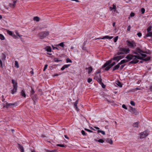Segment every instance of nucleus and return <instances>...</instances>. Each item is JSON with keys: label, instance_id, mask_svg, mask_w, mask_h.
Returning a JSON list of instances; mask_svg holds the SVG:
<instances>
[{"label": "nucleus", "instance_id": "obj_1", "mask_svg": "<svg viewBox=\"0 0 152 152\" xmlns=\"http://www.w3.org/2000/svg\"><path fill=\"white\" fill-rule=\"evenodd\" d=\"M130 50L129 48H119V50L117 53V54L118 55L124 53H129L130 52Z\"/></svg>", "mask_w": 152, "mask_h": 152}, {"label": "nucleus", "instance_id": "obj_2", "mask_svg": "<svg viewBox=\"0 0 152 152\" xmlns=\"http://www.w3.org/2000/svg\"><path fill=\"white\" fill-rule=\"evenodd\" d=\"M49 31H44L39 33L38 35L40 39H43L44 38L48 36L49 34Z\"/></svg>", "mask_w": 152, "mask_h": 152}, {"label": "nucleus", "instance_id": "obj_3", "mask_svg": "<svg viewBox=\"0 0 152 152\" xmlns=\"http://www.w3.org/2000/svg\"><path fill=\"white\" fill-rule=\"evenodd\" d=\"M132 57H134L136 59H140L143 60V58L140 56H139L137 55H134L132 54H129L126 57V58L129 60V61L131 60V59H133Z\"/></svg>", "mask_w": 152, "mask_h": 152}, {"label": "nucleus", "instance_id": "obj_4", "mask_svg": "<svg viewBox=\"0 0 152 152\" xmlns=\"http://www.w3.org/2000/svg\"><path fill=\"white\" fill-rule=\"evenodd\" d=\"M126 43L129 47L133 49H134L136 46V43L134 41L127 40L126 41Z\"/></svg>", "mask_w": 152, "mask_h": 152}, {"label": "nucleus", "instance_id": "obj_5", "mask_svg": "<svg viewBox=\"0 0 152 152\" xmlns=\"http://www.w3.org/2000/svg\"><path fill=\"white\" fill-rule=\"evenodd\" d=\"M130 109L129 110V111L131 112L132 113L134 114L135 115H137L138 114V113L137 111L135 108H133L132 107L130 106Z\"/></svg>", "mask_w": 152, "mask_h": 152}, {"label": "nucleus", "instance_id": "obj_6", "mask_svg": "<svg viewBox=\"0 0 152 152\" xmlns=\"http://www.w3.org/2000/svg\"><path fill=\"white\" fill-rule=\"evenodd\" d=\"M148 134L147 131H144L141 133V138H143L145 137Z\"/></svg>", "mask_w": 152, "mask_h": 152}, {"label": "nucleus", "instance_id": "obj_7", "mask_svg": "<svg viewBox=\"0 0 152 152\" xmlns=\"http://www.w3.org/2000/svg\"><path fill=\"white\" fill-rule=\"evenodd\" d=\"M131 58H133V59H131V60H133L131 61L129 63V64H136L139 62V61L136 59L134 57H132Z\"/></svg>", "mask_w": 152, "mask_h": 152}, {"label": "nucleus", "instance_id": "obj_8", "mask_svg": "<svg viewBox=\"0 0 152 152\" xmlns=\"http://www.w3.org/2000/svg\"><path fill=\"white\" fill-rule=\"evenodd\" d=\"M122 58V57L121 56H118L114 57L113 58V59L114 61H117V62H118Z\"/></svg>", "mask_w": 152, "mask_h": 152}, {"label": "nucleus", "instance_id": "obj_9", "mask_svg": "<svg viewBox=\"0 0 152 152\" xmlns=\"http://www.w3.org/2000/svg\"><path fill=\"white\" fill-rule=\"evenodd\" d=\"M6 105H4L3 106V107H6L7 108H8L10 106L15 105V103H8L7 102H6Z\"/></svg>", "mask_w": 152, "mask_h": 152}, {"label": "nucleus", "instance_id": "obj_10", "mask_svg": "<svg viewBox=\"0 0 152 152\" xmlns=\"http://www.w3.org/2000/svg\"><path fill=\"white\" fill-rule=\"evenodd\" d=\"M113 37H110L108 36H104L102 38H98L96 39H111L113 38Z\"/></svg>", "mask_w": 152, "mask_h": 152}, {"label": "nucleus", "instance_id": "obj_11", "mask_svg": "<svg viewBox=\"0 0 152 152\" xmlns=\"http://www.w3.org/2000/svg\"><path fill=\"white\" fill-rule=\"evenodd\" d=\"M136 50L137 52L138 53H139L140 54V53H145V52L141 50L139 48L137 47L136 48Z\"/></svg>", "mask_w": 152, "mask_h": 152}, {"label": "nucleus", "instance_id": "obj_12", "mask_svg": "<svg viewBox=\"0 0 152 152\" xmlns=\"http://www.w3.org/2000/svg\"><path fill=\"white\" fill-rule=\"evenodd\" d=\"M78 99H77L76 101L75 102L74 105V107L75 108V109L77 111H79V109L77 107V104L78 103Z\"/></svg>", "mask_w": 152, "mask_h": 152}, {"label": "nucleus", "instance_id": "obj_13", "mask_svg": "<svg viewBox=\"0 0 152 152\" xmlns=\"http://www.w3.org/2000/svg\"><path fill=\"white\" fill-rule=\"evenodd\" d=\"M120 64H119V63L115 66L113 69V71H114L118 69L120 66Z\"/></svg>", "mask_w": 152, "mask_h": 152}, {"label": "nucleus", "instance_id": "obj_14", "mask_svg": "<svg viewBox=\"0 0 152 152\" xmlns=\"http://www.w3.org/2000/svg\"><path fill=\"white\" fill-rule=\"evenodd\" d=\"M85 69L86 70H88V74H90L91 72L92 71V70H93L91 66H90V67H88V68L86 67V68Z\"/></svg>", "mask_w": 152, "mask_h": 152}, {"label": "nucleus", "instance_id": "obj_15", "mask_svg": "<svg viewBox=\"0 0 152 152\" xmlns=\"http://www.w3.org/2000/svg\"><path fill=\"white\" fill-rule=\"evenodd\" d=\"M128 61L127 60L124 59L121 60L119 63V64L121 65L124 64V63L127 62Z\"/></svg>", "mask_w": 152, "mask_h": 152}, {"label": "nucleus", "instance_id": "obj_16", "mask_svg": "<svg viewBox=\"0 0 152 152\" xmlns=\"http://www.w3.org/2000/svg\"><path fill=\"white\" fill-rule=\"evenodd\" d=\"M18 148L20 149L21 152H24V149L23 146L20 144H18Z\"/></svg>", "mask_w": 152, "mask_h": 152}, {"label": "nucleus", "instance_id": "obj_17", "mask_svg": "<svg viewBox=\"0 0 152 152\" xmlns=\"http://www.w3.org/2000/svg\"><path fill=\"white\" fill-rule=\"evenodd\" d=\"M31 96V98L33 100V101H34V103L35 102V100H36L37 99L36 95H34L33 96Z\"/></svg>", "mask_w": 152, "mask_h": 152}, {"label": "nucleus", "instance_id": "obj_18", "mask_svg": "<svg viewBox=\"0 0 152 152\" xmlns=\"http://www.w3.org/2000/svg\"><path fill=\"white\" fill-rule=\"evenodd\" d=\"M21 95L22 96L24 97H26V95L25 93V92L23 90H22L21 91L20 93Z\"/></svg>", "mask_w": 152, "mask_h": 152}, {"label": "nucleus", "instance_id": "obj_19", "mask_svg": "<svg viewBox=\"0 0 152 152\" xmlns=\"http://www.w3.org/2000/svg\"><path fill=\"white\" fill-rule=\"evenodd\" d=\"M17 88H13L12 90H11V93L12 94H14L15 92H16L17 91Z\"/></svg>", "mask_w": 152, "mask_h": 152}, {"label": "nucleus", "instance_id": "obj_20", "mask_svg": "<svg viewBox=\"0 0 152 152\" xmlns=\"http://www.w3.org/2000/svg\"><path fill=\"white\" fill-rule=\"evenodd\" d=\"M145 36L146 37H152V32H148L146 35Z\"/></svg>", "mask_w": 152, "mask_h": 152}, {"label": "nucleus", "instance_id": "obj_21", "mask_svg": "<svg viewBox=\"0 0 152 152\" xmlns=\"http://www.w3.org/2000/svg\"><path fill=\"white\" fill-rule=\"evenodd\" d=\"M113 60V58H111L110 59L107 61L105 63L106 64L107 66L109 65H110V64L111 63Z\"/></svg>", "mask_w": 152, "mask_h": 152}, {"label": "nucleus", "instance_id": "obj_22", "mask_svg": "<svg viewBox=\"0 0 152 152\" xmlns=\"http://www.w3.org/2000/svg\"><path fill=\"white\" fill-rule=\"evenodd\" d=\"M106 141L107 142L109 143L111 145L113 144V142L112 140H111V139H110L108 138L107 140Z\"/></svg>", "mask_w": 152, "mask_h": 152}, {"label": "nucleus", "instance_id": "obj_23", "mask_svg": "<svg viewBox=\"0 0 152 152\" xmlns=\"http://www.w3.org/2000/svg\"><path fill=\"white\" fill-rule=\"evenodd\" d=\"M112 9H113L114 10V12H117V11L116 10V4H113Z\"/></svg>", "mask_w": 152, "mask_h": 152}, {"label": "nucleus", "instance_id": "obj_24", "mask_svg": "<svg viewBox=\"0 0 152 152\" xmlns=\"http://www.w3.org/2000/svg\"><path fill=\"white\" fill-rule=\"evenodd\" d=\"M34 21H39V17L37 16L34 17Z\"/></svg>", "mask_w": 152, "mask_h": 152}, {"label": "nucleus", "instance_id": "obj_25", "mask_svg": "<svg viewBox=\"0 0 152 152\" xmlns=\"http://www.w3.org/2000/svg\"><path fill=\"white\" fill-rule=\"evenodd\" d=\"M138 122H136L134 123V124H133V126L134 127H138Z\"/></svg>", "mask_w": 152, "mask_h": 152}, {"label": "nucleus", "instance_id": "obj_26", "mask_svg": "<svg viewBox=\"0 0 152 152\" xmlns=\"http://www.w3.org/2000/svg\"><path fill=\"white\" fill-rule=\"evenodd\" d=\"M15 67H16L17 68H18L19 67V65L18 64V62L16 61H15Z\"/></svg>", "mask_w": 152, "mask_h": 152}, {"label": "nucleus", "instance_id": "obj_27", "mask_svg": "<svg viewBox=\"0 0 152 152\" xmlns=\"http://www.w3.org/2000/svg\"><path fill=\"white\" fill-rule=\"evenodd\" d=\"M53 60L56 62H58L59 61H62L61 60H59L58 58H54Z\"/></svg>", "mask_w": 152, "mask_h": 152}, {"label": "nucleus", "instance_id": "obj_28", "mask_svg": "<svg viewBox=\"0 0 152 152\" xmlns=\"http://www.w3.org/2000/svg\"><path fill=\"white\" fill-rule=\"evenodd\" d=\"M116 84L119 87H122V84L121 83L120 81H118L117 82V83H116Z\"/></svg>", "mask_w": 152, "mask_h": 152}, {"label": "nucleus", "instance_id": "obj_29", "mask_svg": "<svg viewBox=\"0 0 152 152\" xmlns=\"http://www.w3.org/2000/svg\"><path fill=\"white\" fill-rule=\"evenodd\" d=\"M46 51L47 52H51V48L50 47H48L46 48Z\"/></svg>", "mask_w": 152, "mask_h": 152}, {"label": "nucleus", "instance_id": "obj_30", "mask_svg": "<svg viewBox=\"0 0 152 152\" xmlns=\"http://www.w3.org/2000/svg\"><path fill=\"white\" fill-rule=\"evenodd\" d=\"M151 59V58L150 57H148L145 58L143 59V61H147Z\"/></svg>", "mask_w": 152, "mask_h": 152}, {"label": "nucleus", "instance_id": "obj_31", "mask_svg": "<svg viewBox=\"0 0 152 152\" xmlns=\"http://www.w3.org/2000/svg\"><path fill=\"white\" fill-rule=\"evenodd\" d=\"M96 80L100 84L102 82V79L101 78L100 76L99 78H97Z\"/></svg>", "mask_w": 152, "mask_h": 152}, {"label": "nucleus", "instance_id": "obj_32", "mask_svg": "<svg viewBox=\"0 0 152 152\" xmlns=\"http://www.w3.org/2000/svg\"><path fill=\"white\" fill-rule=\"evenodd\" d=\"M151 27H152L151 26H150L147 28V31L148 32H150V31L151 30Z\"/></svg>", "mask_w": 152, "mask_h": 152}, {"label": "nucleus", "instance_id": "obj_33", "mask_svg": "<svg viewBox=\"0 0 152 152\" xmlns=\"http://www.w3.org/2000/svg\"><path fill=\"white\" fill-rule=\"evenodd\" d=\"M97 132L98 133H101L103 135H105V133L104 131H102V130H98L97 131Z\"/></svg>", "mask_w": 152, "mask_h": 152}, {"label": "nucleus", "instance_id": "obj_34", "mask_svg": "<svg viewBox=\"0 0 152 152\" xmlns=\"http://www.w3.org/2000/svg\"><path fill=\"white\" fill-rule=\"evenodd\" d=\"M0 39L1 40H3L4 39V36L2 34H0Z\"/></svg>", "mask_w": 152, "mask_h": 152}, {"label": "nucleus", "instance_id": "obj_35", "mask_svg": "<svg viewBox=\"0 0 152 152\" xmlns=\"http://www.w3.org/2000/svg\"><path fill=\"white\" fill-rule=\"evenodd\" d=\"M7 34H9L11 36H12L13 34L12 32L11 31H10L9 30L7 31Z\"/></svg>", "mask_w": 152, "mask_h": 152}, {"label": "nucleus", "instance_id": "obj_36", "mask_svg": "<svg viewBox=\"0 0 152 152\" xmlns=\"http://www.w3.org/2000/svg\"><path fill=\"white\" fill-rule=\"evenodd\" d=\"M66 61L67 63H72V60L69 58H67L66 59Z\"/></svg>", "mask_w": 152, "mask_h": 152}, {"label": "nucleus", "instance_id": "obj_37", "mask_svg": "<svg viewBox=\"0 0 152 152\" xmlns=\"http://www.w3.org/2000/svg\"><path fill=\"white\" fill-rule=\"evenodd\" d=\"M115 64V62H113L112 63H111L110 65H109L110 67L111 68L113 66H114Z\"/></svg>", "mask_w": 152, "mask_h": 152}, {"label": "nucleus", "instance_id": "obj_38", "mask_svg": "<svg viewBox=\"0 0 152 152\" xmlns=\"http://www.w3.org/2000/svg\"><path fill=\"white\" fill-rule=\"evenodd\" d=\"M111 67H110V66L109 65H108V66L106 67L105 68V70L106 71H108Z\"/></svg>", "mask_w": 152, "mask_h": 152}, {"label": "nucleus", "instance_id": "obj_39", "mask_svg": "<svg viewBox=\"0 0 152 152\" xmlns=\"http://www.w3.org/2000/svg\"><path fill=\"white\" fill-rule=\"evenodd\" d=\"M35 92L34 90V89L32 88H31V95H33L34 94V93H35Z\"/></svg>", "mask_w": 152, "mask_h": 152}, {"label": "nucleus", "instance_id": "obj_40", "mask_svg": "<svg viewBox=\"0 0 152 152\" xmlns=\"http://www.w3.org/2000/svg\"><path fill=\"white\" fill-rule=\"evenodd\" d=\"M98 142H99L103 143L104 142V141L102 139H99V140L97 141Z\"/></svg>", "mask_w": 152, "mask_h": 152}, {"label": "nucleus", "instance_id": "obj_41", "mask_svg": "<svg viewBox=\"0 0 152 152\" xmlns=\"http://www.w3.org/2000/svg\"><path fill=\"white\" fill-rule=\"evenodd\" d=\"M58 45L60 46L64 47V44L63 42H62L58 44Z\"/></svg>", "mask_w": 152, "mask_h": 152}, {"label": "nucleus", "instance_id": "obj_42", "mask_svg": "<svg viewBox=\"0 0 152 152\" xmlns=\"http://www.w3.org/2000/svg\"><path fill=\"white\" fill-rule=\"evenodd\" d=\"M145 10L144 8H141V12L142 14H143L145 13Z\"/></svg>", "mask_w": 152, "mask_h": 152}, {"label": "nucleus", "instance_id": "obj_43", "mask_svg": "<svg viewBox=\"0 0 152 152\" xmlns=\"http://www.w3.org/2000/svg\"><path fill=\"white\" fill-rule=\"evenodd\" d=\"M81 132L82 134L83 135H86L87 134L85 133V132L83 130H82Z\"/></svg>", "mask_w": 152, "mask_h": 152}, {"label": "nucleus", "instance_id": "obj_44", "mask_svg": "<svg viewBox=\"0 0 152 152\" xmlns=\"http://www.w3.org/2000/svg\"><path fill=\"white\" fill-rule=\"evenodd\" d=\"M118 36H116V37H115L114 38V42H117V40H118Z\"/></svg>", "mask_w": 152, "mask_h": 152}, {"label": "nucleus", "instance_id": "obj_45", "mask_svg": "<svg viewBox=\"0 0 152 152\" xmlns=\"http://www.w3.org/2000/svg\"><path fill=\"white\" fill-rule=\"evenodd\" d=\"M100 84L101 85L102 87L103 88H104L105 87V85L102 82Z\"/></svg>", "mask_w": 152, "mask_h": 152}, {"label": "nucleus", "instance_id": "obj_46", "mask_svg": "<svg viewBox=\"0 0 152 152\" xmlns=\"http://www.w3.org/2000/svg\"><path fill=\"white\" fill-rule=\"evenodd\" d=\"M126 65V64H124V65H121L120 68V70H122L124 67Z\"/></svg>", "mask_w": 152, "mask_h": 152}, {"label": "nucleus", "instance_id": "obj_47", "mask_svg": "<svg viewBox=\"0 0 152 152\" xmlns=\"http://www.w3.org/2000/svg\"><path fill=\"white\" fill-rule=\"evenodd\" d=\"M135 14L134 12H132L130 14V17H132L134 16Z\"/></svg>", "mask_w": 152, "mask_h": 152}, {"label": "nucleus", "instance_id": "obj_48", "mask_svg": "<svg viewBox=\"0 0 152 152\" xmlns=\"http://www.w3.org/2000/svg\"><path fill=\"white\" fill-rule=\"evenodd\" d=\"M57 146H58L60 147H65L64 145L63 144H58L57 145Z\"/></svg>", "mask_w": 152, "mask_h": 152}, {"label": "nucleus", "instance_id": "obj_49", "mask_svg": "<svg viewBox=\"0 0 152 152\" xmlns=\"http://www.w3.org/2000/svg\"><path fill=\"white\" fill-rule=\"evenodd\" d=\"M13 88H17V83H15L14 84H13Z\"/></svg>", "mask_w": 152, "mask_h": 152}, {"label": "nucleus", "instance_id": "obj_50", "mask_svg": "<svg viewBox=\"0 0 152 152\" xmlns=\"http://www.w3.org/2000/svg\"><path fill=\"white\" fill-rule=\"evenodd\" d=\"M85 130L86 131L88 132H93V131H91L90 129H86V128H85Z\"/></svg>", "mask_w": 152, "mask_h": 152}, {"label": "nucleus", "instance_id": "obj_51", "mask_svg": "<svg viewBox=\"0 0 152 152\" xmlns=\"http://www.w3.org/2000/svg\"><path fill=\"white\" fill-rule=\"evenodd\" d=\"M140 54L142 56V57H145L147 56V55L145 54H143L142 53H140Z\"/></svg>", "mask_w": 152, "mask_h": 152}, {"label": "nucleus", "instance_id": "obj_52", "mask_svg": "<svg viewBox=\"0 0 152 152\" xmlns=\"http://www.w3.org/2000/svg\"><path fill=\"white\" fill-rule=\"evenodd\" d=\"M122 107L125 109H127V107H126V105L124 104H123L122 105Z\"/></svg>", "mask_w": 152, "mask_h": 152}, {"label": "nucleus", "instance_id": "obj_53", "mask_svg": "<svg viewBox=\"0 0 152 152\" xmlns=\"http://www.w3.org/2000/svg\"><path fill=\"white\" fill-rule=\"evenodd\" d=\"M92 81V79L90 78H89L88 79V83H90Z\"/></svg>", "mask_w": 152, "mask_h": 152}, {"label": "nucleus", "instance_id": "obj_54", "mask_svg": "<svg viewBox=\"0 0 152 152\" xmlns=\"http://www.w3.org/2000/svg\"><path fill=\"white\" fill-rule=\"evenodd\" d=\"M130 104L133 106H134L135 105V102L133 101H131Z\"/></svg>", "mask_w": 152, "mask_h": 152}, {"label": "nucleus", "instance_id": "obj_55", "mask_svg": "<svg viewBox=\"0 0 152 152\" xmlns=\"http://www.w3.org/2000/svg\"><path fill=\"white\" fill-rule=\"evenodd\" d=\"M48 65L47 64H45V65L44 68L43 69V71H45V70L47 68Z\"/></svg>", "mask_w": 152, "mask_h": 152}, {"label": "nucleus", "instance_id": "obj_56", "mask_svg": "<svg viewBox=\"0 0 152 152\" xmlns=\"http://www.w3.org/2000/svg\"><path fill=\"white\" fill-rule=\"evenodd\" d=\"M70 66V64H65L64 65V67L66 68H68L69 66Z\"/></svg>", "mask_w": 152, "mask_h": 152}, {"label": "nucleus", "instance_id": "obj_57", "mask_svg": "<svg viewBox=\"0 0 152 152\" xmlns=\"http://www.w3.org/2000/svg\"><path fill=\"white\" fill-rule=\"evenodd\" d=\"M132 53L136 55H138L137 52L136 50L135 51H133Z\"/></svg>", "mask_w": 152, "mask_h": 152}, {"label": "nucleus", "instance_id": "obj_58", "mask_svg": "<svg viewBox=\"0 0 152 152\" xmlns=\"http://www.w3.org/2000/svg\"><path fill=\"white\" fill-rule=\"evenodd\" d=\"M137 35L139 37H140L142 36V34L140 32H139L137 34Z\"/></svg>", "mask_w": 152, "mask_h": 152}, {"label": "nucleus", "instance_id": "obj_59", "mask_svg": "<svg viewBox=\"0 0 152 152\" xmlns=\"http://www.w3.org/2000/svg\"><path fill=\"white\" fill-rule=\"evenodd\" d=\"M130 28L131 26L130 25H129V26H128L127 30L128 31H129L130 30Z\"/></svg>", "mask_w": 152, "mask_h": 152}, {"label": "nucleus", "instance_id": "obj_60", "mask_svg": "<svg viewBox=\"0 0 152 152\" xmlns=\"http://www.w3.org/2000/svg\"><path fill=\"white\" fill-rule=\"evenodd\" d=\"M15 4H10V6H12V7L14 8L15 7Z\"/></svg>", "mask_w": 152, "mask_h": 152}, {"label": "nucleus", "instance_id": "obj_61", "mask_svg": "<svg viewBox=\"0 0 152 152\" xmlns=\"http://www.w3.org/2000/svg\"><path fill=\"white\" fill-rule=\"evenodd\" d=\"M107 65L106 63H105L102 66V68H104L107 66Z\"/></svg>", "mask_w": 152, "mask_h": 152}, {"label": "nucleus", "instance_id": "obj_62", "mask_svg": "<svg viewBox=\"0 0 152 152\" xmlns=\"http://www.w3.org/2000/svg\"><path fill=\"white\" fill-rule=\"evenodd\" d=\"M16 35L18 36V37H20L21 36H20L19 34V33L18 32V31H16Z\"/></svg>", "mask_w": 152, "mask_h": 152}, {"label": "nucleus", "instance_id": "obj_63", "mask_svg": "<svg viewBox=\"0 0 152 152\" xmlns=\"http://www.w3.org/2000/svg\"><path fill=\"white\" fill-rule=\"evenodd\" d=\"M46 151L47 152H56V151L54 150L49 151V150H48Z\"/></svg>", "mask_w": 152, "mask_h": 152}, {"label": "nucleus", "instance_id": "obj_64", "mask_svg": "<svg viewBox=\"0 0 152 152\" xmlns=\"http://www.w3.org/2000/svg\"><path fill=\"white\" fill-rule=\"evenodd\" d=\"M12 83L13 84H14V83H17V82H15V80H13V79H12Z\"/></svg>", "mask_w": 152, "mask_h": 152}]
</instances>
